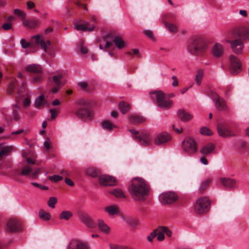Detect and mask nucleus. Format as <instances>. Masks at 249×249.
Returning <instances> with one entry per match:
<instances>
[{
    "label": "nucleus",
    "instance_id": "55",
    "mask_svg": "<svg viewBox=\"0 0 249 249\" xmlns=\"http://www.w3.org/2000/svg\"><path fill=\"white\" fill-rule=\"evenodd\" d=\"M50 112L51 114V120H53L58 115V111L56 110L54 108H52L50 109Z\"/></svg>",
    "mask_w": 249,
    "mask_h": 249
},
{
    "label": "nucleus",
    "instance_id": "59",
    "mask_svg": "<svg viewBox=\"0 0 249 249\" xmlns=\"http://www.w3.org/2000/svg\"><path fill=\"white\" fill-rule=\"evenodd\" d=\"M156 229L158 230V231H159L164 234V233H167V231L168 230L169 228L167 227L160 226Z\"/></svg>",
    "mask_w": 249,
    "mask_h": 249
},
{
    "label": "nucleus",
    "instance_id": "36",
    "mask_svg": "<svg viewBox=\"0 0 249 249\" xmlns=\"http://www.w3.org/2000/svg\"><path fill=\"white\" fill-rule=\"evenodd\" d=\"M102 126L103 129L111 131L113 128H116V125L111 123L108 120H105L102 123Z\"/></svg>",
    "mask_w": 249,
    "mask_h": 249
},
{
    "label": "nucleus",
    "instance_id": "62",
    "mask_svg": "<svg viewBox=\"0 0 249 249\" xmlns=\"http://www.w3.org/2000/svg\"><path fill=\"white\" fill-rule=\"evenodd\" d=\"M31 100L29 98H26L23 101V105L24 107H27L30 105Z\"/></svg>",
    "mask_w": 249,
    "mask_h": 249
},
{
    "label": "nucleus",
    "instance_id": "43",
    "mask_svg": "<svg viewBox=\"0 0 249 249\" xmlns=\"http://www.w3.org/2000/svg\"><path fill=\"white\" fill-rule=\"evenodd\" d=\"M86 173L88 176L94 178L98 176L99 171L94 168L90 167L86 169Z\"/></svg>",
    "mask_w": 249,
    "mask_h": 249
},
{
    "label": "nucleus",
    "instance_id": "10",
    "mask_svg": "<svg viewBox=\"0 0 249 249\" xmlns=\"http://www.w3.org/2000/svg\"><path fill=\"white\" fill-rule=\"evenodd\" d=\"M172 139V136L166 132L157 134L154 138V143L157 146H165L169 143Z\"/></svg>",
    "mask_w": 249,
    "mask_h": 249
},
{
    "label": "nucleus",
    "instance_id": "2",
    "mask_svg": "<svg viewBox=\"0 0 249 249\" xmlns=\"http://www.w3.org/2000/svg\"><path fill=\"white\" fill-rule=\"evenodd\" d=\"M207 49V43L201 36H193L187 42V50L193 55H202L206 53Z\"/></svg>",
    "mask_w": 249,
    "mask_h": 249
},
{
    "label": "nucleus",
    "instance_id": "22",
    "mask_svg": "<svg viewBox=\"0 0 249 249\" xmlns=\"http://www.w3.org/2000/svg\"><path fill=\"white\" fill-rule=\"evenodd\" d=\"M217 129L218 134L221 136L225 137L231 135L230 127L227 123H218L217 125Z\"/></svg>",
    "mask_w": 249,
    "mask_h": 249
},
{
    "label": "nucleus",
    "instance_id": "49",
    "mask_svg": "<svg viewBox=\"0 0 249 249\" xmlns=\"http://www.w3.org/2000/svg\"><path fill=\"white\" fill-rule=\"evenodd\" d=\"M200 132L201 134L211 136L213 134L212 131L207 127H203L200 129Z\"/></svg>",
    "mask_w": 249,
    "mask_h": 249
},
{
    "label": "nucleus",
    "instance_id": "30",
    "mask_svg": "<svg viewBox=\"0 0 249 249\" xmlns=\"http://www.w3.org/2000/svg\"><path fill=\"white\" fill-rule=\"evenodd\" d=\"M129 120L130 123L133 124H138L145 122V119L140 115H131L129 117Z\"/></svg>",
    "mask_w": 249,
    "mask_h": 249
},
{
    "label": "nucleus",
    "instance_id": "51",
    "mask_svg": "<svg viewBox=\"0 0 249 249\" xmlns=\"http://www.w3.org/2000/svg\"><path fill=\"white\" fill-rule=\"evenodd\" d=\"M56 203L57 198L55 197H51L48 201V205L51 208H54Z\"/></svg>",
    "mask_w": 249,
    "mask_h": 249
},
{
    "label": "nucleus",
    "instance_id": "25",
    "mask_svg": "<svg viewBox=\"0 0 249 249\" xmlns=\"http://www.w3.org/2000/svg\"><path fill=\"white\" fill-rule=\"evenodd\" d=\"M224 53L223 46L218 43H215L212 47V53L215 57H221Z\"/></svg>",
    "mask_w": 249,
    "mask_h": 249
},
{
    "label": "nucleus",
    "instance_id": "50",
    "mask_svg": "<svg viewBox=\"0 0 249 249\" xmlns=\"http://www.w3.org/2000/svg\"><path fill=\"white\" fill-rule=\"evenodd\" d=\"M78 85L81 88V89L86 91L89 92L91 89L89 87L88 84L86 82H81L78 83Z\"/></svg>",
    "mask_w": 249,
    "mask_h": 249
},
{
    "label": "nucleus",
    "instance_id": "47",
    "mask_svg": "<svg viewBox=\"0 0 249 249\" xmlns=\"http://www.w3.org/2000/svg\"><path fill=\"white\" fill-rule=\"evenodd\" d=\"M109 193L118 198L125 197V196L123 192L120 189H115L112 191H110Z\"/></svg>",
    "mask_w": 249,
    "mask_h": 249
},
{
    "label": "nucleus",
    "instance_id": "17",
    "mask_svg": "<svg viewBox=\"0 0 249 249\" xmlns=\"http://www.w3.org/2000/svg\"><path fill=\"white\" fill-rule=\"evenodd\" d=\"M21 227L19 221L16 219H9L6 224L5 230L7 232H16L21 230Z\"/></svg>",
    "mask_w": 249,
    "mask_h": 249
},
{
    "label": "nucleus",
    "instance_id": "24",
    "mask_svg": "<svg viewBox=\"0 0 249 249\" xmlns=\"http://www.w3.org/2000/svg\"><path fill=\"white\" fill-rule=\"evenodd\" d=\"M38 171H33L32 168L29 166H24L21 169L20 175L22 176L29 175L32 178H36L38 175Z\"/></svg>",
    "mask_w": 249,
    "mask_h": 249
},
{
    "label": "nucleus",
    "instance_id": "4",
    "mask_svg": "<svg viewBox=\"0 0 249 249\" xmlns=\"http://www.w3.org/2000/svg\"><path fill=\"white\" fill-rule=\"evenodd\" d=\"M17 76L21 80V86L19 87L18 80L15 78H12L9 82V86L6 90V93L9 95L14 96L17 99H19L21 96V92L22 89H25L24 82L22 80L23 76L22 73L20 72L18 73Z\"/></svg>",
    "mask_w": 249,
    "mask_h": 249
},
{
    "label": "nucleus",
    "instance_id": "44",
    "mask_svg": "<svg viewBox=\"0 0 249 249\" xmlns=\"http://www.w3.org/2000/svg\"><path fill=\"white\" fill-rule=\"evenodd\" d=\"M203 76L204 73L203 71L202 70H198L195 77V81L198 86L200 85L203 78Z\"/></svg>",
    "mask_w": 249,
    "mask_h": 249
},
{
    "label": "nucleus",
    "instance_id": "57",
    "mask_svg": "<svg viewBox=\"0 0 249 249\" xmlns=\"http://www.w3.org/2000/svg\"><path fill=\"white\" fill-rule=\"evenodd\" d=\"M144 35L148 37H149L151 39H154V37L153 35V33L151 31L149 30H146L144 31L143 32Z\"/></svg>",
    "mask_w": 249,
    "mask_h": 249
},
{
    "label": "nucleus",
    "instance_id": "28",
    "mask_svg": "<svg viewBox=\"0 0 249 249\" xmlns=\"http://www.w3.org/2000/svg\"><path fill=\"white\" fill-rule=\"evenodd\" d=\"M215 148L214 145L212 143H209L204 145L200 150L201 154L208 155L212 153Z\"/></svg>",
    "mask_w": 249,
    "mask_h": 249
},
{
    "label": "nucleus",
    "instance_id": "6",
    "mask_svg": "<svg viewBox=\"0 0 249 249\" xmlns=\"http://www.w3.org/2000/svg\"><path fill=\"white\" fill-rule=\"evenodd\" d=\"M134 139L141 145L149 146L152 145V139L149 133L145 131H138L134 129H128Z\"/></svg>",
    "mask_w": 249,
    "mask_h": 249
},
{
    "label": "nucleus",
    "instance_id": "48",
    "mask_svg": "<svg viewBox=\"0 0 249 249\" xmlns=\"http://www.w3.org/2000/svg\"><path fill=\"white\" fill-rule=\"evenodd\" d=\"M127 223L134 228H136L139 225V222L136 219L128 218L126 220Z\"/></svg>",
    "mask_w": 249,
    "mask_h": 249
},
{
    "label": "nucleus",
    "instance_id": "12",
    "mask_svg": "<svg viewBox=\"0 0 249 249\" xmlns=\"http://www.w3.org/2000/svg\"><path fill=\"white\" fill-rule=\"evenodd\" d=\"M96 18L92 16L91 18V24L89 23L87 21L81 22V20H79V22H75L74 26L77 30H82L83 31H92L95 27L94 22H95Z\"/></svg>",
    "mask_w": 249,
    "mask_h": 249
},
{
    "label": "nucleus",
    "instance_id": "46",
    "mask_svg": "<svg viewBox=\"0 0 249 249\" xmlns=\"http://www.w3.org/2000/svg\"><path fill=\"white\" fill-rule=\"evenodd\" d=\"M176 19V16L174 14H168L165 15L163 16L162 21L164 24V21L165 20L167 21L168 23H171L172 21H174Z\"/></svg>",
    "mask_w": 249,
    "mask_h": 249
},
{
    "label": "nucleus",
    "instance_id": "20",
    "mask_svg": "<svg viewBox=\"0 0 249 249\" xmlns=\"http://www.w3.org/2000/svg\"><path fill=\"white\" fill-rule=\"evenodd\" d=\"M67 249H89L88 244L82 240L73 239L69 243Z\"/></svg>",
    "mask_w": 249,
    "mask_h": 249
},
{
    "label": "nucleus",
    "instance_id": "7",
    "mask_svg": "<svg viewBox=\"0 0 249 249\" xmlns=\"http://www.w3.org/2000/svg\"><path fill=\"white\" fill-rule=\"evenodd\" d=\"M210 206L209 199L206 196H202L196 201L194 205V211L196 214H203L210 210Z\"/></svg>",
    "mask_w": 249,
    "mask_h": 249
},
{
    "label": "nucleus",
    "instance_id": "34",
    "mask_svg": "<svg viewBox=\"0 0 249 249\" xmlns=\"http://www.w3.org/2000/svg\"><path fill=\"white\" fill-rule=\"evenodd\" d=\"M211 181L212 179L211 178H208L201 182L198 189V191L200 194H202L206 190L211 182Z\"/></svg>",
    "mask_w": 249,
    "mask_h": 249
},
{
    "label": "nucleus",
    "instance_id": "60",
    "mask_svg": "<svg viewBox=\"0 0 249 249\" xmlns=\"http://www.w3.org/2000/svg\"><path fill=\"white\" fill-rule=\"evenodd\" d=\"M157 239L158 241H163L164 239V235L161 233L160 231H157Z\"/></svg>",
    "mask_w": 249,
    "mask_h": 249
},
{
    "label": "nucleus",
    "instance_id": "1",
    "mask_svg": "<svg viewBox=\"0 0 249 249\" xmlns=\"http://www.w3.org/2000/svg\"><path fill=\"white\" fill-rule=\"evenodd\" d=\"M129 191L133 199L138 201H144L148 195L149 186L144 179L136 178L132 180Z\"/></svg>",
    "mask_w": 249,
    "mask_h": 249
},
{
    "label": "nucleus",
    "instance_id": "15",
    "mask_svg": "<svg viewBox=\"0 0 249 249\" xmlns=\"http://www.w3.org/2000/svg\"><path fill=\"white\" fill-rule=\"evenodd\" d=\"M159 198L162 204H171L177 200L178 196L175 193L170 192L161 194Z\"/></svg>",
    "mask_w": 249,
    "mask_h": 249
},
{
    "label": "nucleus",
    "instance_id": "54",
    "mask_svg": "<svg viewBox=\"0 0 249 249\" xmlns=\"http://www.w3.org/2000/svg\"><path fill=\"white\" fill-rule=\"evenodd\" d=\"M157 231L158 230L156 229L147 236V239L149 242H152L153 239L157 236Z\"/></svg>",
    "mask_w": 249,
    "mask_h": 249
},
{
    "label": "nucleus",
    "instance_id": "11",
    "mask_svg": "<svg viewBox=\"0 0 249 249\" xmlns=\"http://www.w3.org/2000/svg\"><path fill=\"white\" fill-rule=\"evenodd\" d=\"M27 71L36 74L33 77V82L37 83L42 80V68L39 65L31 64L26 68Z\"/></svg>",
    "mask_w": 249,
    "mask_h": 249
},
{
    "label": "nucleus",
    "instance_id": "52",
    "mask_svg": "<svg viewBox=\"0 0 249 249\" xmlns=\"http://www.w3.org/2000/svg\"><path fill=\"white\" fill-rule=\"evenodd\" d=\"M14 13L15 15L20 17L22 19L25 18V13L21 10L18 9H15L14 11Z\"/></svg>",
    "mask_w": 249,
    "mask_h": 249
},
{
    "label": "nucleus",
    "instance_id": "33",
    "mask_svg": "<svg viewBox=\"0 0 249 249\" xmlns=\"http://www.w3.org/2000/svg\"><path fill=\"white\" fill-rule=\"evenodd\" d=\"M16 150V148L14 146H3L2 144V148L0 149V156H4L11 154L12 152Z\"/></svg>",
    "mask_w": 249,
    "mask_h": 249
},
{
    "label": "nucleus",
    "instance_id": "21",
    "mask_svg": "<svg viewBox=\"0 0 249 249\" xmlns=\"http://www.w3.org/2000/svg\"><path fill=\"white\" fill-rule=\"evenodd\" d=\"M117 179L114 177L108 175H102L99 178L100 184L103 186H114L116 184Z\"/></svg>",
    "mask_w": 249,
    "mask_h": 249
},
{
    "label": "nucleus",
    "instance_id": "63",
    "mask_svg": "<svg viewBox=\"0 0 249 249\" xmlns=\"http://www.w3.org/2000/svg\"><path fill=\"white\" fill-rule=\"evenodd\" d=\"M172 80H173L172 85L173 87H177L178 85V79L176 76H173L172 77Z\"/></svg>",
    "mask_w": 249,
    "mask_h": 249
},
{
    "label": "nucleus",
    "instance_id": "35",
    "mask_svg": "<svg viewBox=\"0 0 249 249\" xmlns=\"http://www.w3.org/2000/svg\"><path fill=\"white\" fill-rule=\"evenodd\" d=\"M73 215L72 213L70 211H63L59 215V219L68 221Z\"/></svg>",
    "mask_w": 249,
    "mask_h": 249
},
{
    "label": "nucleus",
    "instance_id": "64",
    "mask_svg": "<svg viewBox=\"0 0 249 249\" xmlns=\"http://www.w3.org/2000/svg\"><path fill=\"white\" fill-rule=\"evenodd\" d=\"M82 0H77L76 2H75V4L80 7L84 8L87 9L86 4L82 1Z\"/></svg>",
    "mask_w": 249,
    "mask_h": 249
},
{
    "label": "nucleus",
    "instance_id": "16",
    "mask_svg": "<svg viewBox=\"0 0 249 249\" xmlns=\"http://www.w3.org/2000/svg\"><path fill=\"white\" fill-rule=\"evenodd\" d=\"M234 38L240 37L243 40H249V28L242 27L235 29L232 32Z\"/></svg>",
    "mask_w": 249,
    "mask_h": 249
},
{
    "label": "nucleus",
    "instance_id": "9",
    "mask_svg": "<svg viewBox=\"0 0 249 249\" xmlns=\"http://www.w3.org/2000/svg\"><path fill=\"white\" fill-rule=\"evenodd\" d=\"M230 71L232 75H236L242 71V64L240 60L236 56L231 54L230 56Z\"/></svg>",
    "mask_w": 249,
    "mask_h": 249
},
{
    "label": "nucleus",
    "instance_id": "3",
    "mask_svg": "<svg viewBox=\"0 0 249 249\" xmlns=\"http://www.w3.org/2000/svg\"><path fill=\"white\" fill-rule=\"evenodd\" d=\"M77 104L80 106L75 112L77 116L85 121L91 120L93 114L90 109V103L85 99H80L77 101Z\"/></svg>",
    "mask_w": 249,
    "mask_h": 249
},
{
    "label": "nucleus",
    "instance_id": "45",
    "mask_svg": "<svg viewBox=\"0 0 249 249\" xmlns=\"http://www.w3.org/2000/svg\"><path fill=\"white\" fill-rule=\"evenodd\" d=\"M24 24L26 26L30 28H34L38 25L39 21L35 19L26 20L24 22Z\"/></svg>",
    "mask_w": 249,
    "mask_h": 249
},
{
    "label": "nucleus",
    "instance_id": "18",
    "mask_svg": "<svg viewBox=\"0 0 249 249\" xmlns=\"http://www.w3.org/2000/svg\"><path fill=\"white\" fill-rule=\"evenodd\" d=\"M78 217L80 221L89 228H94L96 226V223L92 218L87 213H80Z\"/></svg>",
    "mask_w": 249,
    "mask_h": 249
},
{
    "label": "nucleus",
    "instance_id": "19",
    "mask_svg": "<svg viewBox=\"0 0 249 249\" xmlns=\"http://www.w3.org/2000/svg\"><path fill=\"white\" fill-rule=\"evenodd\" d=\"M105 38L112 41L119 49H122L124 47L125 43L123 39L120 36H114L112 32L107 33L105 36Z\"/></svg>",
    "mask_w": 249,
    "mask_h": 249
},
{
    "label": "nucleus",
    "instance_id": "61",
    "mask_svg": "<svg viewBox=\"0 0 249 249\" xmlns=\"http://www.w3.org/2000/svg\"><path fill=\"white\" fill-rule=\"evenodd\" d=\"M110 249H124V246H119L115 244H110L109 245Z\"/></svg>",
    "mask_w": 249,
    "mask_h": 249
},
{
    "label": "nucleus",
    "instance_id": "27",
    "mask_svg": "<svg viewBox=\"0 0 249 249\" xmlns=\"http://www.w3.org/2000/svg\"><path fill=\"white\" fill-rule=\"evenodd\" d=\"M220 181L224 187L228 188L234 187L236 183L235 180L231 178H220Z\"/></svg>",
    "mask_w": 249,
    "mask_h": 249
},
{
    "label": "nucleus",
    "instance_id": "29",
    "mask_svg": "<svg viewBox=\"0 0 249 249\" xmlns=\"http://www.w3.org/2000/svg\"><path fill=\"white\" fill-rule=\"evenodd\" d=\"M5 19L6 22L2 25V29L6 31L11 29L12 28V22L15 20V17L13 16L5 17Z\"/></svg>",
    "mask_w": 249,
    "mask_h": 249
},
{
    "label": "nucleus",
    "instance_id": "31",
    "mask_svg": "<svg viewBox=\"0 0 249 249\" xmlns=\"http://www.w3.org/2000/svg\"><path fill=\"white\" fill-rule=\"evenodd\" d=\"M98 226L100 231L105 234H108L110 231V228L102 219H98Z\"/></svg>",
    "mask_w": 249,
    "mask_h": 249
},
{
    "label": "nucleus",
    "instance_id": "56",
    "mask_svg": "<svg viewBox=\"0 0 249 249\" xmlns=\"http://www.w3.org/2000/svg\"><path fill=\"white\" fill-rule=\"evenodd\" d=\"M20 44L22 46V47L23 48H27L28 47H30L31 46V44L29 42H26V40L25 39H22L20 40Z\"/></svg>",
    "mask_w": 249,
    "mask_h": 249
},
{
    "label": "nucleus",
    "instance_id": "13",
    "mask_svg": "<svg viewBox=\"0 0 249 249\" xmlns=\"http://www.w3.org/2000/svg\"><path fill=\"white\" fill-rule=\"evenodd\" d=\"M52 80L53 87L51 89L53 93L55 94L58 92L60 88L66 83V80L61 74L53 76Z\"/></svg>",
    "mask_w": 249,
    "mask_h": 249
},
{
    "label": "nucleus",
    "instance_id": "14",
    "mask_svg": "<svg viewBox=\"0 0 249 249\" xmlns=\"http://www.w3.org/2000/svg\"><path fill=\"white\" fill-rule=\"evenodd\" d=\"M211 97L213 99L215 103V106L218 110L223 111L227 108L224 100L219 95L214 91H212L210 94Z\"/></svg>",
    "mask_w": 249,
    "mask_h": 249
},
{
    "label": "nucleus",
    "instance_id": "40",
    "mask_svg": "<svg viewBox=\"0 0 249 249\" xmlns=\"http://www.w3.org/2000/svg\"><path fill=\"white\" fill-rule=\"evenodd\" d=\"M119 108L123 114L126 113L130 109V105L124 102H121L119 104Z\"/></svg>",
    "mask_w": 249,
    "mask_h": 249
},
{
    "label": "nucleus",
    "instance_id": "26",
    "mask_svg": "<svg viewBox=\"0 0 249 249\" xmlns=\"http://www.w3.org/2000/svg\"><path fill=\"white\" fill-rule=\"evenodd\" d=\"M178 115L180 120L183 122H187L193 118V115L183 109H179L178 111Z\"/></svg>",
    "mask_w": 249,
    "mask_h": 249
},
{
    "label": "nucleus",
    "instance_id": "38",
    "mask_svg": "<svg viewBox=\"0 0 249 249\" xmlns=\"http://www.w3.org/2000/svg\"><path fill=\"white\" fill-rule=\"evenodd\" d=\"M47 101L45 99V97L43 94L41 95L38 98H37L35 103L36 107L39 108L43 105H46Z\"/></svg>",
    "mask_w": 249,
    "mask_h": 249
},
{
    "label": "nucleus",
    "instance_id": "23",
    "mask_svg": "<svg viewBox=\"0 0 249 249\" xmlns=\"http://www.w3.org/2000/svg\"><path fill=\"white\" fill-rule=\"evenodd\" d=\"M228 41L231 43V47L234 53L237 54L242 53L244 45L241 39L238 38Z\"/></svg>",
    "mask_w": 249,
    "mask_h": 249
},
{
    "label": "nucleus",
    "instance_id": "32",
    "mask_svg": "<svg viewBox=\"0 0 249 249\" xmlns=\"http://www.w3.org/2000/svg\"><path fill=\"white\" fill-rule=\"evenodd\" d=\"M33 41L36 44V45L41 46V48L44 49L46 52L47 44L41 38V36L37 35L33 37Z\"/></svg>",
    "mask_w": 249,
    "mask_h": 249
},
{
    "label": "nucleus",
    "instance_id": "58",
    "mask_svg": "<svg viewBox=\"0 0 249 249\" xmlns=\"http://www.w3.org/2000/svg\"><path fill=\"white\" fill-rule=\"evenodd\" d=\"M126 54H129V55H136L138 57H140L141 54L139 53V51L138 49H132L131 52H128L126 53Z\"/></svg>",
    "mask_w": 249,
    "mask_h": 249
},
{
    "label": "nucleus",
    "instance_id": "41",
    "mask_svg": "<svg viewBox=\"0 0 249 249\" xmlns=\"http://www.w3.org/2000/svg\"><path fill=\"white\" fill-rule=\"evenodd\" d=\"M38 215L39 218L44 221H49L51 218V214L42 209L39 211Z\"/></svg>",
    "mask_w": 249,
    "mask_h": 249
},
{
    "label": "nucleus",
    "instance_id": "39",
    "mask_svg": "<svg viewBox=\"0 0 249 249\" xmlns=\"http://www.w3.org/2000/svg\"><path fill=\"white\" fill-rule=\"evenodd\" d=\"M105 211L110 215H114L119 213V209L117 206H110L105 208Z\"/></svg>",
    "mask_w": 249,
    "mask_h": 249
},
{
    "label": "nucleus",
    "instance_id": "5",
    "mask_svg": "<svg viewBox=\"0 0 249 249\" xmlns=\"http://www.w3.org/2000/svg\"><path fill=\"white\" fill-rule=\"evenodd\" d=\"M151 99L157 106L163 109H168L173 105V101L169 100L161 90H155L150 93Z\"/></svg>",
    "mask_w": 249,
    "mask_h": 249
},
{
    "label": "nucleus",
    "instance_id": "42",
    "mask_svg": "<svg viewBox=\"0 0 249 249\" xmlns=\"http://www.w3.org/2000/svg\"><path fill=\"white\" fill-rule=\"evenodd\" d=\"M164 25L165 27L169 30L171 33H176L178 31V27L176 25L172 23L167 22V20L164 21Z\"/></svg>",
    "mask_w": 249,
    "mask_h": 249
},
{
    "label": "nucleus",
    "instance_id": "37",
    "mask_svg": "<svg viewBox=\"0 0 249 249\" xmlns=\"http://www.w3.org/2000/svg\"><path fill=\"white\" fill-rule=\"evenodd\" d=\"M13 115L14 119L18 121L20 119L19 111L20 108L18 104H15L13 106Z\"/></svg>",
    "mask_w": 249,
    "mask_h": 249
},
{
    "label": "nucleus",
    "instance_id": "8",
    "mask_svg": "<svg viewBox=\"0 0 249 249\" xmlns=\"http://www.w3.org/2000/svg\"><path fill=\"white\" fill-rule=\"evenodd\" d=\"M183 150L190 154H194L197 150L196 143L192 138L187 137L182 142Z\"/></svg>",
    "mask_w": 249,
    "mask_h": 249
},
{
    "label": "nucleus",
    "instance_id": "53",
    "mask_svg": "<svg viewBox=\"0 0 249 249\" xmlns=\"http://www.w3.org/2000/svg\"><path fill=\"white\" fill-rule=\"evenodd\" d=\"M49 179L52 181L56 182L63 179V177L59 175H53V176L49 177Z\"/></svg>",
    "mask_w": 249,
    "mask_h": 249
}]
</instances>
